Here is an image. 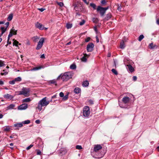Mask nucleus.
I'll return each instance as SVG.
<instances>
[{
    "mask_svg": "<svg viewBox=\"0 0 159 159\" xmlns=\"http://www.w3.org/2000/svg\"><path fill=\"white\" fill-rule=\"evenodd\" d=\"M46 97H44L39 102L37 108L40 111L42 110L43 106H47L49 103V101H46Z\"/></svg>",
    "mask_w": 159,
    "mask_h": 159,
    "instance_id": "f257e3e1",
    "label": "nucleus"
},
{
    "mask_svg": "<svg viewBox=\"0 0 159 159\" xmlns=\"http://www.w3.org/2000/svg\"><path fill=\"white\" fill-rule=\"evenodd\" d=\"M73 73L70 72L65 73L62 75L61 79L63 81H66L70 79L73 76Z\"/></svg>",
    "mask_w": 159,
    "mask_h": 159,
    "instance_id": "f03ea898",
    "label": "nucleus"
},
{
    "mask_svg": "<svg viewBox=\"0 0 159 159\" xmlns=\"http://www.w3.org/2000/svg\"><path fill=\"white\" fill-rule=\"evenodd\" d=\"M30 90L29 88H23L21 91L19 92V95H23L25 97H28L30 95Z\"/></svg>",
    "mask_w": 159,
    "mask_h": 159,
    "instance_id": "7ed1b4c3",
    "label": "nucleus"
},
{
    "mask_svg": "<svg viewBox=\"0 0 159 159\" xmlns=\"http://www.w3.org/2000/svg\"><path fill=\"white\" fill-rule=\"evenodd\" d=\"M108 8V6L106 7H103L100 6H98L97 8V11L99 12L101 16H103L105 13L106 11Z\"/></svg>",
    "mask_w": 159,
    "mask_h": 159,
    "instance_id": "20e7f679",
    "label": "nucleus"
},
{
    "mask_svg": "<svg viewBox=\"0 0 159 159\" xmlns=\"http://www.w3.org/2000/svg\"><path fill=\"white\" fill-rule=\"evenodd\" d=\"M90 114L89 108L88 106H85L83 109V115L85 117H88Z\"/></svg>",
    "mask_w": 159,
    "mask_h": 159,
    "instance_id": "39448f33",
    "label": "nucleus"
},
{
    "mask_svg": "<svg viewBox=\"0 0 159 159\" xmlns=\"http://www.w3.org/2000/svg\"><path fill=\"white\" fill-rule=\"evenodd\" d=\"M44 41V40L43 38H41L40 39L37 46V47L36 48V50H38L41 48L43 45Z\"/></svg>",
    "mask_w": 159,
    "mask_h": 159,
    "instance_id": "423d86ee",
    "label": "nucleus"
},
{
    "mask_svg": "<svg viewBox=\"0 0 159 159\" xmlns=\"http://www.w3.org/2000/svg\"><path fill=\"white\" fill-rule=\"evenodd\" d=\"M94 45L93 43H89L87 46V50L88 52H92L93 50Z\"/></svg>",
    "mask_w": 159,
    "mask_h": 159,
    "instance_id": "0eeeda50",
    "label": "nucleus"
},
{
    "mask_svg": "<svg viewBox=\"0 0 159 159\" xmlns=\"http://www.w3.org/2000/svg\"><path fill=\"white\" fill-rule=\"evenodd\" d=\"M28 108V105L26 104L23 103L19 106L18 107V109L19 110H24Z\"/></svg>",
    "mask_w": 159,
    "mask_h": 159,
    "instance_id": "6e6552de",
    "label": "nucleus"
},
{
    "mask_svg": "<svg viewBox=\"0 0 159 159\" xmlns=\"http://www.w3.org/2000/svg\"><path fill=\"white\" fill-rule=\"evenodd\" d=\"M35 27L41 30H43L44 28V26L41 24L37 22L35 24Z\"/></svg>",
    "mask_w": 159,
    "mask_h": 159,
    "instance_id": "1a4fd4ad",
    "label": "nucleus"
},
{
    "mask_svg": "<svg viewBox=\"0 0 159 159\" xmlns=\"http://www.w3.org/2000/svg\"><path fill=\"white\" fill-rule=\"evenodd\" d=\"M102 148V147L100 144H97L94 145V151L95 152L98 151Z\"/></svg>",
    "mask_w": 159,
    "mask_h": 159,
    "instance_id": "9d476101",
    "label": "nucleus"
},
{
    "mask_svg": "<svg viewBox=\"0 0 159 159\" xmlns=\"http://www.w3.org/2000/svg\"><path fill=\"white\" fill-rule=\"evenodd\" d=\"M130 100V98L127 97H124L122 99V101L125 104L128 103Z\"/></svg>",
    "mask_w": 159,
    "mask_h": 159,
    "instance_id": "9b49d317",
    "label": "nucleus"
},
{
    "mask_svg": "<svg viewBox=\"0 0 159 159\" xmlns=\"http://www.w3.org/2000/svg\"><path fill=\"white\" fill-rule=\"evenodd\" d=\"M84 56L81 58V60L83 61L86 62L87 60L86 58H88L89 55L86 53H84Z\"/></svg>",
    "mask_w": 159,
    "mask_h": 159,
    "instance_id": "f8f14e48",
    "label": "nucleus"
},
{
    "mask_svg": "<svg viewBox=\"0 0 159 159\" xmlns=\"http://www.w3.org/2000/svg\"><path fill=\"white\" fill-rule=\"evenodd\" d=\"M3 97L6 99H12L13 98V97L9 94H5L3 96Z\"/></svg>",
    "mask_w": 159,
    "mask_h": 159,
    "instance_id": "ddd939ff",
    "label": "nucleus"
},
{
    "mask_svg": "<svg viewBox=\"0 0 159 159\" xmlns=\"http://www.w3.org/2000/svg\"><path fill=\"white\" fill-rule=\"evenodd\" d=\"M44 67V66H41L38 67H36L33 68L31 70L32 71H35L37 70H38L41 69L42 68H43Z\"/></svg>",
    "mask_w": 159,
    "mask_h": 159,
    "instance_id": "4468645a",
    "label": "nucleus"
},
{
    "mask_svg": "<svg viewBox=\"0 0 159 159\" xmlns=\"http://www.w3.org/2000/svg\"><path fill=\"white\" fill-rule=\"evenodd\" d=\"M112 15L110 13H108L106 15V17L104 18V20H107L111 17Z\"/></svg>",
    "mask_w": 159,
    "mask_h": 159,
    "instance_id": "2eb2a0df",
    "label": "nucleus"
},
{
    "mask_svg": "<svg viewBox=\"0 0 159 159\" xmlns=\"http://www.w3.org/2000/svg\"><path fill=\"white\" fill-rule=\"evenodd\" d=\"M17 30H15L14 29V27H13L12 28L11 30L10 33H11L13 35H16L17 34Z\"/></svg>",
    "mask_w": 159,
    "mask_h": 159,
    "instance_id": "dca6fc26",
    "label": "nucleus"
},
{
    "mask_svg": "<svg viewBox=\"0 0 159 159\" xmlns=\"http://www.w3.org/2000/svg\"><path fill=\"white\" fill-rule=\"evenodd\" d=\"M81 92V89H80L76 87L75 88L74 90V92L76 94H78Z\"/></svg>",
    "mask_w": 159,
    "mask_h": 159,
    "instance_id": "f3484780",
    "label": "nucleus"
},
{
    "mask_svg": "<svg viewBox=\"0 0 159 159\" xmlns=\"http://www.w3.org/2000/svg\"><path fill=\"white\" fill-rule=\"evenodd\" d=\"M13 45H15L16 47H18V44L19 45H21V43H19L18 41H17L16 40H15V39H13Z\"/></svg>",
    "mask_w": 159,
    "mask_h": 159,
    "instance_id": "a211bd4d",
    "label": "nucleus"
},
{
    "mask_svg": "<svg viewBox=\"0 0 159 159\" xmlns=\"http://www.w3.org/2000/svg\"><path fill=\"white\" fill-rule=\"evenodd\" d=\"M129 70L132 72L134 71V69L133 67L130 65H127Z\"/></svg>",
    "mask_w": 159,
    "mask_h": 159,
    "instance_id": "6ab92c4d",
    "label": "nucleus"
},
{
    "mask_svg": "<svg viewBox=\"0 0 159 159\" xmlns=\"http://www.w3.org/2000/svg\"><path fill=\"white\" fill-rule=\"evenodd\" d=\"M48 83L50 84H54L56 86L57 85V81L55 79L50 80L48 82Z\"/></svg>",
    "mask_w": 159,
    "mask_h": 159,
    "instance_id": "aec40b11",
    "label": "nucleus"
},
{
    "mask_svg": "<svg viewBox=\"0 0 159 159\" xmlns=\"http://www.w3.org/2000/svg\"><path fill=\"white\" fill-rule=\"evenodd\" d=\"M89 84L88 81L86 80L83 82L82 85L83 87H87L89 86Z\"/></svg>",
    "mask_w": 159,
    "mask_h": 159,
    "instance_id": "412c9836",
    "label": "nucleus"
},
{
    "mask_svg": "<svg viewBox=\"0 0 159 159\" xmlns=\"http://www.w3.org/2000/svg\"><path fill=\"white\" fill-rule=\"evenodd\" d=\"M31 101V99L30 98H28L24 99L22 100V102H29Z\"/></svg>",
    "mask_w": 159,
    "mask_h": 159,
    "instance_id": "4be33fe9",
    "label": "nucleus"
},
{
    "mask_svg": "<svg viewBox=\"0 0 159 159\" xmlns=\"http://www.w3.org/2000/svg\"><path fill=\"white\" fill-rule=\"evenodd\" d=\"M0 30L2 31L1 35H2L7 30V28H5L4 27H1L0 28Z\"/></svg>",
    "mask_w": 159,
    "mask_h": 159,
    "instance_id": "5701e85b",
    "label": "nucleus"
},
{
    "mask_svg": "<svg viewBox=\"0 0 159 159\" xmlns=\"http://www.w3.org/2000/svg\"><path fill=\"white\" fill-rule=\"evenodd\" d=\"M23 125L22 123H18L16 124H15L14 125V126L15 127H21Z\"/></svg>",
    "mask_w": 159,
    "mask_h": 159,
    "instance_id": "b1692460",
    "label": "nucleus"
},
{
    "mask_svg": "<svg viewBox=\"0 0 159 159\" xmlns=\"http://www.w3.org/2000/svg\"><path fill=\"white\" fill-rule=\"evenodd\" d=\"M125 47L124 41L123 40H122V41L120 43V47L121 49H124Z\"/></svg>",
    "mask_w": 159,
    "mask_h": 159,
    "instance_id": "393cba45",
    "label": "nucleus"
},
{
    "mask_svg": "<svg viewBox=\"0 0 159 159\" xmlns=\"http://www.w3.org/2000/svg\"><path fill=\"white\" fill-rule=\"evenodd\" d=\"M39 38L37 36L34 37L33 38V41L36 43L38 41Z\"/></svg>",
    "mask_w": 159,
    "mask_h": 159,
    "instance_id": "a878e982",
    "label": "nucleus"
},
{
    "mask_svg": "<svg viewBox=\"0 0 159 159\" xmlns=\"http://www.w3.org/2000/svg\"><path fill=\"white\" fill-rule=\"evenodd\" d=\"M149 48L153 49L155 48V47H157V46L155 45H154L153 43H151L149 44Z\"/></svg>",
    "mask_w": 159,
    "mask_h": 159,
    "instance_id": "bb28decb",
    "label": "nucleus"
},
{
    "mask_svg": "<svg viewBox=\"0 0 159 159\" xmlns=\"http://www.w3.org/2000/svg\"><path fill=\"white\" fill-rule=\"evenodd\" d=\"M12 18H13V14H10V15H9L7 18V20L8 21H10L12 20Z\"/></svg>",
    "mask_w": 159,
    "mask_h": 159,
    "instance_id": "cd10ccee",
    "label": "nucleus"
},
{
    "mask_svg": "<svg viewBox=\"0 0 159 159\" xmlns=\"http://www.w3.org/2000/svg\"><path fill=\"white\" fill-rule=\"evenodd\" d=\"M76 68V66L75 64H72L70 66V68L71 69H75Z\"/></svg>",
    "mask_w": 159,
    "mask_h": 159,
    "instance_id": "c85d7f7f",
    "label": "nucleus"
},
{
    "mask_svg": "<svg viewBox=\"0 0 159 159\" xmlns=\"http://www.w3.org/2000/svg\"><path fill=\"white\" fill-rule=\"evenodd\" d=\"M10 138H14L15 139H17V136L16 134H13L10 136Z\"/></svg>",
    "mask_w": 159,
    "mask_h": 159,
    "instance_id": "c756f323",
    "label": "nucleus"
},
{
    "mask_svg": "<svg viewBox=\"0 0 159 159\" xmlns=\"http://www.w3.org/2000/svg\"><path fill=\"white\" fill-rule=\"evenodd\" d=\"M72 27V24L69 23H67L66 24V27L67 29H69L71 28Z\"/></svg>",
    "mask_w": 159,
    "mask_h": 159,
    "instance_id": "7c9ffc66",
    "label": "nucleus"
},
{
    "mask_svg": "<svg viewBox=\"0 0 159 159\" xmlns=\"http://www.w3.org/2000/svg\"><path fill=\"white\" fill-rule=\"evenodd\" d=\"M144 38V36L142 34L140 35L139 38H138V40L139 41H141Z\"/></svg>",
    "mask_w": 159,
    "mask_h": 159,
    "instance_id": "2f4dec72",
    "label": "nucleus"
},
{
    "mask_svg": "<svg viewBox=\"0 0 159 159\" xmlns=\"http://www.w3.org/2000/svg\"><path fill=\"white\" fill-rule=\"evenodd\" d=\"M92 20H93V22L95 23H97L98 22V21H99L98 19V18H93Z\"/></svg>",
    "mask_w": 159,
    "mask_h": 159,
    "instance_id": "473e14b6",
    "label": "nucleus"
},
{
    "mask_svg": "<svg viewBox=\"0 0 159 159\" xmlns=\"http://www.w3.org/2000/svg\"><path fill=\"white\" fill-rule=\"evenodd\" d=\"M11 129V128L9 126H7L6 127V128H4V131L8 132Z\"/></svg>",
    "mask_w": 159,
    "mask_h": 159,
    "instance_id": "72a5a7b5",
    "label": "nucleus"
},
{
    "mask_svg": "<svg viewBox=\"0 0 159 159\" xmlns=\"http://www.w3.org/2000/svg\"><path fill=\"white\" fill-rule=\"evenodd\" d=\"M90 6L92 7L94 9H96V5L93 3H91L90 4Z\"/></svg>",
    "mask_w": 159,
    "mask_h": 159,
    "instance_id": "f704fd0d",
    "label": "nucleus"
},
{
    "mask_svg": "<svg viewBox=\"0 0 159 159\" xmlns=\"http://www.w3.org/2000/svg\"><path fill=\"white\" fill-rule=\"evenodd\" d=\"M30 122V121L29 120H27L22 122V123L25 124H28Z\"/></svg>",
    "mask_w": 159,
    "mask_h": 159,
    "instance_id": "c9c22d12",
    "label": "nucleus"
},
{
    "mask_svg": "<svg viewBox=\"0 0 159 159\" xmlns=\"http://www.w3.org/2000/svg\"><path fill=\"white\" fill-rule=\"evenodd\" d=\"M5 65L4 61L2 60H0V67Z\"/></svg>",
    "mask_w": 159,
    "mask_h": 159,
    "instance_id": "e433bc0d",
    "label": "nucleus"
},
{
    "mask_svg": "<svg viewBox=\"0 0 159 159\" xmlns=\"http://www.w3.org/2000/svg\"><path fill=\"white\" fill-rule=\"evenodd\" d=\"M68 98V93L64 96L63 99L64 100H66Z\"/></svg>",
    "mask_w": 159,
    "mask_h": 159,
    "instance_id": "4c0bfd02",
    "label": "nucleus"
},
{
    "mask_svg": "<svg viewBox=\"0 0 159 159\" xmlns=\"http://www.w3.org/2000/svg\"><path fill=\"white\" fill-rule=\"evenodd\" d=\"M112 72L115 75H118V72L117 71L114 69H113L111 70Z\"/></svg>",
    "mask_w": 159,
    "mask_h": 159,
    "instance_id": "58836bf2",
    "label": "nucleus"
},
{
    "mask_svg": "<svg viewBox=\"0 0 159 159\" xmlns=\"http://www.w3.org/2000/svg\"><path fill=\"white\" fill-rule=\"evenodd\" d=\"M15 107V105L13 104H10L8 107V108L9 109H13Z\"/></svg>",
    "mask_w": 159,
    "mask_h": 159,
    "instance_id": "ea45409f",
    "label": "nucleus"
},
{
    "mask_svg": "<svg viewBox=\"0 0 159 159\" xmlns=\"http://www.w3.org/2000/svg\"><path fill=\"white\" fill-rule=\"evenodd\" d=\"M14 80L15 81H20L21 80V79L20 77H19L16 78Z\"/></svg>",
    "mask_w": 159,
    "mask_h": 159,
    "instance_id": "a19ab883",
    "label": "nucleus"
},
{
    "mask_svg": "<svg viewBox=\"0 0 159 159\" xmlns=\"http://www.w3.org/2000/svg\"><path fill=\"white\" fill-rule=\"evenodd\" d=\"M76 148L78 150H81L82 149V148L81 145H77L76 146Z\"/></svg>",
    "mask_w": 159,
    "mask_h": 159,
    "instance_id": "79ce46f5",
    "label": "nucleus"
},
{
    "mask_svg": "<svg viewBox=\"0 0 159 159\" xmlns=\"http://www.w3.org/2000/svg\"><path fill=\"white\" fill-rule=\"evenodd\" d=\"M85 22V20H83L81 22H80L79 24L80 25H82L84 24Z\"/></svg>",
    "mask_w": 159,
    "mask_h": 159,
    "instance_id": "37998d69",
    "label": "nucleus"
},
{
    "mask_svg": "<svg viewBox=\"0 0 159 159\" xmlns=\"http://www.w3.org/2000/svg\"><path fill=\"white\" fill-rule=\"evenodd\" d=\"M3 71L4 72L3 73H1V75H6L8 74V72H6L5 70H3Z\"/></svg>",
    "mask_w": 159,
    "mask_h": 159,
    "instance_id": "c03bdc74",
    "label": "nucleus"
},
{
    "mask_svg": "<svg viewBox=\"0 0 159 159\" xmlns=\"http://www.w3.org/2000/svg\"><path fill=\"white\" fill-rule=\"evenodd\" d=\"M101 3L102 5H104L106 4L107 2L106 0H102Z\"/></svg>",
    "mask_w": 159,
    "mask_h": 159,
    "instance_id": "a18cd8bd",
    "label": "nucleus"
},
{
    "mask_svg": "<svg viewBox=\"0 0 159 159\" xmlns=\"http://www.w3.org/2000/svg\"><path fill=\"white\" fill-rule=\"evenodd\" d=\"M13 35V34H11V33H9V34L8 35V38H7V40H9L10 39V38Z\"/></svg>",
    "mask_w": 159,
    "mask_h": 159,
    "instance_id": "49530a36",
    "label": "nucleus"
},
{
    "mask_svg": "<svg viewBox=\"0 0 159 159\" xmlns=\"http://www.w3.org/2000/svg\"><path fill=\"white\" fill-rule=\"evenodd\" d=\"M57 4L61 7H62L63 6L64 4L62 2H57Z\"/></svg>",
    "mask_w": 159,
    "mask_h": 159,
    "instance_id": "de8ad7c7",
    "label": "nucleus"
},
{
    "mask_svg": "<svg viewBox=\"0 0 159 159\" xmlns=\"http://www.w3.org/2000/svg\"><path fill=\"white\" fill-rule=\"evenodd\" d=\"M15 80H13L12 81H9V83L11 84H15Z\"/></svg>",
    "mask_w": 159,
    "mask_h": 159,
    "instance_id": "09e8293b",
    "label": "nucleus"
},
{
    "mask_svg": "<svg viewBox=\"0 0 159 159\" xmlns=\"http://www.w3.org/2000/svg\"><path fill=\"white\" fill-rule=\"evenodd\" d=\"M122 8V6L121 5H120L119 6V5H118V7H117V10L119 11H121V9Z\"/></svg>",
    "mask_w": 159,
    "mask_h": 159,
    "instance_id": "8fccbe9b",
    "label": "nucleus"
},
{
    "mask_svg": "<svg viewBox=\"0 0 159 159\" xmlns=\"http://www.w3.org/2000/svg\"><path fill=\"white\" fill-rule=\"evenodd\" d=\"M36 151H37V155H41V152L40 150L37 149Z\"/></svg>",
    "mask_w": 159,
    "mask_h": 159,
    "instance_id": "3c124183",
    "label": "nucleus"
},
{
    "mask_svg": "<svg viewBox=\"0 0 159 159\" xmlns=\"http://www.w3.org/2000/svg\"><path fill=\"white\" fill-rule=\"evenodd\" d=\"M33 146V144H31L30 146L27 147L26 149L27 150H28L30 149V148H31Z\"/></svg>",
    "mask_w": 159,
    "mask_h": 159,
    "instance_id": "603ef678",
    "label": "nucleus"
},
{
    "mask_svg": "<svg viewBox=\"0 0 159 159\" xmlns=\"http://www.w3.org/2000/svg\"><path fill=\"white\" fill-rule=\"evenodd\" d=\"M90 39V38L89 37H87L85 39V41L86 42H89Z\"/></svg>",
    "mask_w": 159,
    "mask_h": 159,
    "instance_id": "864d4df0",
    "label": "nucleus"
},
{
    "mask_svg": "<svg viewBox=\"0 0 159 159\" xmlns=\"http://www.w3.org/2000/svg\"><path fill=\"white\" fill-rule=\"evenodd\" d=\"M89 102L91 105H92L94 103L93 101L91 99L89 101Z\"/></svg>",
    "mask_w": 159,
    "mask_h": 159,
    "instance_id": "5fc2aeb1",
    "label": "nucleus"
},
{
    "mask_svg": "<svg viewBox=\"0 0 159 159\" xmlns=\"http://www.w3.org/2000/svg\"><path fill=\"white\" fill-rule=\"evenodd\" d=\"M59 96L60 97H63L64 96V93L62 92H60L59 94Z\"/></svg>",
    "mask_w": 159,
    "mask_h": 159,
    "instance_id": "6e6d98bb",
    "label": "nucleus"
},
{
    "mask_svg": "<svg viewBox=\"0 0 159 159\" xmlns=\"http://www.w3.org/2000/svg\"><path fill=\"white\" fill-rule=\"evenodd\" d=\"M38 9L39 11H40L42 12L45 10V9L43 8H38Z\"/></svg>",
    "mask_w": 159,
    "mask_h": 159,
    "instance_id": "4d7b16f0",
    "label": "nucleus"
},
{
    "mask_svg": "<svg viewBox=\"0 0 159 159\" xmlns=\"http://www.w3.org/2000/svg\"><path fill=\"white\" fill-rule=\"evenodd\" d=\"M104 154H102L100 156H98V157H95V158H101V157H102L103 156H104Z\"/></svg>",
    "mask_w": 159,
    "mask_h": 159,
    "instance_id": "13d9d810",
    "label": "nucleus"
},
{
    "mask_svg": "<svg viewBox=\"0 0 159 159\" xmlns=\"http://www.w3.org/2000/svg\"><path fill=\"white\" fill-rule=\"evenodd\" d=\"M137 79V77L136 76H134L133 77V80L134 81H135Z\"/></svg>",
    "mask_w": 159,
    "mask_h": 159,
    "instance_id": "bf43d9fd",
    "label": "nucleus"
},
{
    "mask_svg": "<svg viewBox=\"0 0 159 159\" xmlns=\"http://www.w3.org/2000/svg\"><path fill=\"white\" fill-rule=\"evenodd\" d=\"M35 122L37 124H39L40 123L39 120H37L35 121Z\"/></svg>",
    "mask_w": 159,
    "mask_h": 159,
    "instance_id": "052dcab7",
    "label": "nucleus"
},
{
    "mask_svg": "<svg viewBox=\"0 0 159 159\" xmlns=\"http://www.w3.org/2000/svg\"><path fill=\"white\" fill-rule=\"evenodd\" d=\"M9 22H7L5 24V25H6V28H7H7L8 27L9 25Z\"/></svg>",
    "mask_w": 159,
    "mask_h": 159,
    "instance_id": "680f3d73",
    "label": "nucleus"
},
{
    "mask_svg": "<svg viewBox=\"0 0 159 159\" xmlns=\"http://www.w3.org/2000/svg\"><path fill=\"white\" fill-rule=\"evenodd\" d=\"M96 42L97 43H98L99 42V39L98 38L97 36H96Z\"/></svg>",
    "mask_w": 159,
    "mask_h": 159,
    "instance_id": "e2e57ef3",
    "label": "nucleus"
},
{
    "mask_svg": "<svg viewBox=\"0 0 159 159\" xmlns=\"http://www.w3.org/2000/svg\"><path fill=\"white\" fill-rule=\"evenodd\" d=\"M86 4L88 5L89 4V2H87L86 0H82Z\"/></svg>",
    "mask_w": 159,
    "mask_h": 159,
    "instance_id": "0e129e2a",
    "label": "nucleus"
},
{
    "mask_svg": "<svg viewBox=\"0 0 159 159\" xmlns=\"http://www.w3.org/2000/svg\"><path fill=\"white\" fill-rule=\"evenodd\" d=\"M40 58H45V57L44 54L40 56Z\"/></svg>",
    "mask_w": 159,
    "mask_h": 159,
    "instance_id": "69168bd1",
    "label": "nucleus"
},
{
    "mask_svg": "<svg viewBox=\"0 0 159 159\" xmlns=\"http://www.w3.org/2000/svg\"><path fill=\"white\" fill-rule=\"evenodd\" d=\"M62 75V74H61L60 75H59L57 78V80H58L61 77V78Z\"/></svg>",
    "mask_w": 159,
    "mask_h": 159,
    "instance_id": "338daca9",
    "label": "nucleus"
},
{
    "mask_svg": "<svg viewBox=\"0 0 159 159\" xmlns=\"http://www.w3.org/2000/svg\"><path fill=\"white\" fill-rule=\"evenodd\" d=\"M157 24L159 25V18L157 20Z\"/></svg>",
    "mask_w": 159,
    "mask_h": 159,
    "instance_id": "774afa93",
    "label": "nucleus"
}]
</instances>
